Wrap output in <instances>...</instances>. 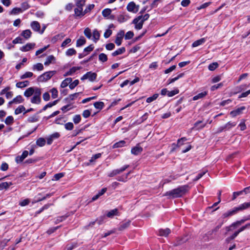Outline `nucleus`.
Listing matches in <instances>:
<instances>
[{
    "mask_svg": "<svg viewBox=\"0 0 250 250\" xmlns=\"http://www.w3.org/2000/svg\"><path fill=\"white\" fill-rule=\"evenodd\" d=\"M188 188V185L180 186L176 188L167 191L165 194V195L168 196L170 198L180 197L187 192Z\"/></svg>",
    "mask_w": 250,
    "mask_h": 250,
    "instance_id": "obj_1",
    "label": "nucleus"
},
{
    "mask_svg": "<svg viewBox=\"0 0 250 250\" xmlns=\"http://www.w3.org/2000/svg\"><path fill=\"white\" fill-rule=\"evenodd\" d=\"M250 207V202H246L243 204H241L239 206L237 207L234 208L232 209L229 210L227 212H225L223 214V216L224 218L228 217L230 216H232L236 213H237L239 211H242L243 210L246 209Z\"/></svg>",
    "mask_w": 250,
    "mask_h": 250,
    "instance_id": "obj_2",
    "label": "nucleus"
},
{
    "mask_svg": "<svg viewBox=\"0 0 250 250\" xmlns=\"http://www.w3.org/2000/svg\"><path fill=\"white\" fill-rule=\"evenodd\" d=\"M149 17L148 14H146L144 16L142 15L135 18L132 21V23L135 24V28L136 30H140L142 28L144 22L147 20Z\"/></svg>",
    "mask_w": 250,
    "mask_h": 250,
    "instance_id": "obj_3",
    "label": "nucleus"
},
{
    "mask_svg": "<svg viewBox=\"0 0 250 250\" xmlns=\"http://www.w3.org/2000/svg\"><path fill=\"white\" fill-rule=\"evenodd\" d=\"M56 71L52 70L44 72L38 77L37 80L40 82H46L56 74Z\"/></svg>",
    "mask_w": 250,
    "mask_h": 250,
    "instance_id": "obj_4",
    "label": "nucleus"
},
{
    "mask_svg": "<svg viewBox=\"0 0 250 250\" xmlns=\"http://www.w3.org/2000/svg\"><path fill=\"white\" fill-rule=\"evenodd\" d=\"M139 9V5H136L133 1L130 2L126 6L128 11L136 13Z\"/></svg>",
    "mask_w": 250,
    "mask_h": 250,
    "instance_id": "obj_5",
    "label": "nucleus"
},
{
    "mask_svg": "<svg viewBox=\"0 0 250 250\" xmlns=\"http://www.w3.org/2000/svg\"><path fill=\"white\" fill-rule=\"evenodd\" d=\"M97 78V74L94 72L91 71L87 72L82 78V80L88 79L90 81L93 82L96 80Z\"/></svg>",
    "mask_w": 250,
    "mask_h": 250,
    "instance_id": "obj_6",
    "label": "nucleus"
},
{
    "mask_svg": "<svg viewBox=\"0 0 250 250\" xmlns=\"http://www.w3.org/2000/svg\"><path fill=\"white\" fill-rule=\"evenodd\" d=\"M236 124L235 122H229L227 123L225 125L219 127L218 128V130L217 131V133H220L224 130L226 129H229L231 127L235 126Z\"/></svg>",
    "mask_w": 250,
    "mask_h": 250,
    "instance_id": "obj_7",
    "label": "nucleus"
},
{
    "mask_svg": "<svg viewBox=\"0 0 250 250\" xmlns=\"http://www.w3.org/2000/svg\"><path fill=\"white\" fill-rule=\"evenodd\" d=\"M111 12L112 10L110 8H106L103 10L102 15L105 18L113 20L114 19V16L113 15H111Z\"/></svg>",
    "mask_w": 250,
    "mask_h": 250,
    "instance_id": "obj_8",
    "label": "nucleus"
},
{
    "mask_svg": "<svg viewBox=\"0 0 250 250\" xmlns=\"http://www.w3.org/2000/svg\"><path fill=\"white\" fill-rule=\"evenodd\" d=\"M28 155V151L27 150H24L21 155L18 156L16 157L15 161L17 163H21L25 158H26Z\"/></svg>",
    "mask_w": 250,
    "mask_h": 250,
    "instance_id": "obj_9",
    "label": "nucleus"
},
{
    "mask_svg": "<svg viewBox=\"0 0 250 250\" xmlns=\"http://www.w3.org/2000/svg\"><path fill=\"white\" fill-rule=\"evenodd\" d=\"M85 15L83 8L82 7L74 9V16L76 18H81Z\"/></svg>",
    "mask_w": 250,
    "mask_h": 250,
    "instance_id": "obj_10",
    "label": "nucleus"
},
{
    "mask_svg": "<svg viewBox=\"0 0 250 250\" xmlns=\"http://www.w3.org/2000/svg\"><path fill=\"white\" fill-rule=\"evenodd\" d=\"M143 151V148L139 145L132 148L131 153L135 155H138Z\"/></svg>",
    "mask_w": 250,
    "mask_h": 250,
    "instance_id": "obj_11",
    "label": "nucleus"
},
{
    "mask_svg": "<svg viewBox=\"0 0 250 250\" xmlns=\"http://www.w3.org/2000/svg\"><path fill=\"white\" fill-rule=\"evenodd\" d=\"M23 101H24V99H23L22 96L21 95H18L16 97L14 98L12 101H10L8 103V104L11 105L13 104H20V103H22L23 102Z\"/></svg>",
    "mask_w": 250,
    "mask_h": 250,
    "instance_id": "obj_12",
    "label": "nucleus"
},
{
    "mask_svg": "<svg viewBox=\"0 0 250 250\" xmlns=\"http://www.w3.org/2000/svg\"><path fill=\"white\" fill-rule=\"evenodd\" d=\"M35 46L34 43H28L25 45L22 46L20 50L23 52H27L34 48Z\"/></svg>",
    "mask_w": 250,
    "mask_h": 250,
    "instance_id": "obj_13",
    "label": "nucleus"
},
{
    "mask_svg": "<svg viewBox=\"0 0 250 250\" xmlns=\"http://www.w3.org/2000/svg\"><path fill=\"white\" fill-rule=\"evenodd\" d=\"M30 26L32 29L35 32H38L39 33L40 30L41 29V25L40 23L37 21H33L31 22L30 24Z\"/></svg>",
    "mask_w": 250,
    "mask_h": 250,
    "instance_id": "obj_14",
    "label": "nucleus"
},
{
    "mask_svg": "<svg viewBox=\"0 0 250 250\" xmlns=\"http://www.w3.org/2000/svg\"><path fill=\"white\" fill-rule=\"evenodd\" d=\"M245 109V106H241L239 108H238L237 109L234 110L233 111H231L230 112V115L234 117H235L239 114H240L242 113V111Z\"/></svg>",
    "mask_w": 250,
    "mask_h": 250,
    "instance_id": "obj_15",
    "label": "nucleus"
},
{
    "mask_svg": "<svg viewBox=\"0 0 250 250\" xmlns=\"http://www.w3.org/2000/svg\"><path fill=\"white\" fill-rule=\"evenodd\" d=\"M81 69V67H72L69 71H67L63 74L64 77L70 76L73 75L76 71Z\"/></svg>",
    "mask_w": 250,
    "mask_h": 250,
    "instance_id": "obj_16",
    "label": "nucleus"
},
{
    "mask_svg": "<svg viewBox=\"0 0 250 250\" xmlns=\"http://www.w3.org/2000/svg\"><path fill=\"white\" fill-rule=\"evenodd\" d=\"M64 36H65V35L62 33L61 34H59L54 36L51 39V42L53 43H55L58 40H61L64 37Z\"/></svg>",
    "mask_w": 250,
    "mask_h": 250,
    "instance_id": "obj_17",
    "label": "nucleus"
},
{
    "mask_svg": "<svg viewBox=\"0 0 250 250\" xmlns=\"http://www.w3.org/2000/svg\"><path fill=\"white\" fill-rule=\"evenodd\" d=\"M170 229L168 228L165 229H160L159 230V234L160 236L167 237L170 233Z\"/></svg>",
    "mask_w": 250,
    "mask_h": 250,
    "instance_id": "obj_18",
    "label": "nucleus"
},
{
    "mask_svg": "<svg viewBox=\"0 0 250 250\" xmlns=\"http://www.w3.org/2000/svg\"><path fill=\"white\" fill-rule=\"evenodd\" d=\"M56 59L53 55H50L47 57L44 64L45 65L48 66L51 63H54Z\"/></svg>",
    "mask_w": 250,
    "mask_h": 250,
    "instance_id": "obj_19",
    "label": "nucleus"
},
{
    "mask_svg": "<svg viewBox=\"0 0 250 250\" xmlns=\"http://www.w3.org/2000/svg\"><path fill=\"white\" fill-rule=\"evenodd\" d=\"M35 89L33 87L28 88L24 92V95L26 97L31 96L34 93Z\"/></svg>",
    "mask_w": 250,
    "mask_h": 250,
    "instance_id": "obj_20",
    "label": "nucleus"
},
{
    "mask_svg": "<svg viewBox=\"0 0 250 250\" xmlns=\"http://www.w3.org/2000/svg\"><path fill=\"white\" fill-rule=\"evenodd\" d=\"M32 32L29 29L23 30L21 33V36L24 37L25 39H29L31 36Z\"/></svg>",
    "mask_w": 250,
    "mask_h": 250,
    "instance_id": "obj_21",
    "label": "nucleus"
},
{
    "mask_svg": "<svg viewBox=\"0 0 250 250\" xmlns=\"http://www.w3.org/2000/svg\"><path fill=\"white\" fill-rule=\"evenodd\" d=\"M125 47H122L121 48L118 49L114 52H113L112 53V56L115 57V56H118V55H119L124 53L125 52Z\"/></svg>",
    "mask_w": 250,
    "mask_h": 250,
    "instance_id": "obj_22",
    "label": "nucleus"
},
{
    "mask_svg": "<svg viewBox=\"0 0 250 250\" xmlns=\"http://www.w3.org/2000/svg\"><path fill=\"white\" fill-rule=\"evenodd\" d=\"M129 18V17L128 16L121 14L118 16L117 20L120 23H122L127 21Z\"/></svg>",
    "mask_w": 250,
    "mask_h": 250,
    "instance_id": "obj_23",
    "label": "nucleus"
},
{
    "mask_svg": "<svg viewBox=\"0 0 250 250\" xmlns=\"http://www.w3.org/2000/svg\"><path fill=\"white\" fill-rule=\"evenodd\" d=\"M206 41V39L204 38H201L198 40H197L195 42H194L192 44V46L193 47H197L199 45H200L202 44H203Z\"/></svg>",
    "mask_w": 250,
    "mask_h": 250,
    "instance_id": "obj_24",
    "label": "nucleus"
},
{
    "mask_svg": "<svg viewBox=\"0 0 250 250\" xmlns=\"http://www.w3.org/2000/svg\"><path fill=\"white\" fill-rule=\"evenodd\" d=\"M13 184L12 182H3L0 184V190H2L3 189H7L9 187L12 185Z\"/></svg>",
    "mask_w": 250,
    "mask_h": 250,
    "instance_id": "obj_25",
    "label": "nucleus"
},
{
    "mask_svg": "<svg viewBox=\"0 0 250 250\" xmlns=\"http://www.w3.org/2000/svg\"><path fill=\"white\" fill-rule=\"evenodd\" d=\"M100 37V34L97 29L94 30L93 32V41L95 42L99 40Z\"/></svg>",
    "mask_w": 250,
    "mask_h": 250,
    "instance_id": "obj_26",
    "label": "nucleus"
},
{
    "mask_svg": "<svg viewBox=\"0 0 250 250\" xmlns=\"http://www.w3.org/2000/svg\"><path fill=\"white\" fill-rule=\"evenodd\" d=\"M208 94V92L207 91H204V92H202L201 93H200L199 94H198L197 95L194 96L192 99L193 101H196L198 99H202L203 98H204V97H205Z\"/></svg>",
    "mask_w": 250,
    "mask_h": 250,
    "instance_id": "obj_27",
    "label": "nucleus"
},
{
    "mask_svg": "<svg viewBox=\"0 0 250 250\" xmlns=\"http://www.w3.org/2000/svg\"><path fill=\"white\" fill-rule=\"evenodd\" d=\"M72 79L71 78H67L64 80L61 84V87L62 88H64L66 87L71 82H72Z\"/></svg>",
    "mask_w": 250,
    "mask_h": 250,
    "instance_id": "obj_28",
    "label": "nucleus"
},
{
    "mask_svg": "<svg viewBox=\"0 0 250 250\" xmlns=\"http://www.w3.org/2000/svg\"><path fill=\"white\" fill-rule=\"evenodd\" d=\"M86 43V40L83 36H81L78 40L76 42V46L80 47L82 45H84Z\"/></svg>",
    "mask_w": 250,
    "mask_h": 250,
    "instance_id": "obj_29",
    "label": "nucleus"
},
{
    "mask_svg": "<svg viewBox=\"0 0 250 250\" xmlns=\"http://www.w3.org/2000/svg\"><path fill=\"white\" fill-rule=\"evenodd\" d=\"M29 84V82L28 81H25L24 82H18L16 83V86L18 88H23L28 86Z\"/></svg>",
    "mask_w": 250,
    "mask_h": 250,
    "instance_id": "obj_30",
    "label": "nucleus"
},
{
    "mask_svg": "<svg viewBox=\"0 0 250 250\" xmlns=\"http://www.w3.org/2000/svg\"><path fill=\"white\" fill-rule=\"evenodd\" d=\"M130 224V221H127L125 222H124L122 224H121L119 227V230H123L126 228H127Z\"/></svg>",
    "mask_w": 250,
    "mask_h": 250,
    "instance_id": "obj_31",
    "label": "nucleus"
},
{
    "mask_svg": "<svg viewBox=\"0 0 250 250\" xmlns=\"http://www.w3.org/2000/svg\"><path fill=\"white\" fill-rule=\"evenodd\" d=\"M46 141L43 138H40L36 141V144L40 147H42L45 145Z\"/></svg>",
    "mask_w": 250,
    "mask_h": 250,
    "instance_id": "obj_32",
    "label": "nucleus"
},
{
    "mask_svg": "<svg viewBox=\"0 0 250 250\" xmlns=\"http://www.w3.org/2000/svg\"><path fill=\"white\" fill-rule=\"evenodd\" d=\"M44 67L42 63H38L33 66V70L42 71L43 70Z\"/></svg>",
    "mask_w": 250,
    "mask_h": 250,
    "instance_id": "obj_33",
    "label": "nucleus"
},
{
    "mask_svg": "<svg viewBox=\"0 0 250 250\" xmlns=\"http://www.w3.org/2000/svg\"><path fill=\"white\" fill-rule=\"evenodd\" d=\"M125 143L126 142L124 140L120 141L113 145V148H115L123 147L125 146Z\"/></svg>",
    "mask_w": 250,
    "mask_h": 250,
    "instance_id": "obj_34",
    "label": "nucleus"
},
{
    "mask_svg": "<svg viewBox=\"0 0 250 250\" xmlns=\"http://www.w3.org/2000/svg\"><path fill=\"white\" fill-rule=\"evenodd\" d=\"M80 93V92H77L73 94H70L65 99V100L68 101H73L78 97Z\"/></svg>",
    "mask_w": 250,
    "mask_h": 250,
    "instance_id": "obj_35",
    "label": "nucleus"
},
{
    "mask_svg": "<svg viewBox=\"0 0 250 250\" xmlns=\"http://www.w3.org/2000/svg\"><path fill=\"white\" fill-rule=\"evenodd\" d=\"M99 60L102 62H104L107 61V56L104 53H101L99 55Z\"/></svg>",
    "mask_w": 250,
    "mask_h": 250,
    "instance_id": "obj_36",
    "label": "nucleus"
},
{
    "mask_svg": "<svg viewBox=\"0 0 250 250\" xmlns=\"http://www.w3.org/2000/svg\"><path fill=\"white\" fill-rule=\"evenodd\" d=\"M57 102H58V100H56V101H54V102H53L52 103H48L47 104H46L42 108V110L40 112H41L42 111H45V110H46V109L47 108L51 107L52 106H53L55 105V104H56Z\"/></svg>",
    "mask_w": 250,
    "mask_h": 250,
    "instance_id": "obj_37",
    "label": "nucleus"
},
{
    "mask_svg": "<svg viewBox=\"0 0 250 250\" xmlns=\"http://www.w3.org/2000/svg\"><path fill=\"white\" fill-rule=\"evenodd\" d=\"M94 106L96 108L101 110L104 106V103L103 102H96L94 104Z\"/></svg>",
    "mask_w": 250,
    "mask_h": 250,
    "instance_id": "obj_38",
    "label": "nucleus"
},
{
    "mask_svg": "<svg viewBox=\"0 0 250 250\" xmlns=\"http://www.w3.org/2000/svg\"><path fill=\"white\" fill-rule=\"evenodd\" d=\"M77 52L74 48H69L65 52V55L67 56H71L72 55L76 54Z\"/></svg>",
    "mask_w": 250,
    "mask_h": 250,
    "instance_id": "obj_39",
    "label": "nucleus"
},
{
    "mask_svg": "<svg viewBox=\"0 0 250 250\" xmlns=\"http://www.w3.org/2000/svg\"><path fill=\"white\" fill-rule=\"evenodd\" d=\"M79 246L77 242H74L66 246L67 250H72L73 249L78 247Z\"/></svg>",
    "mask_w": 250,
    "mask_h": 250,
    "instance_id": "obj_40",
    "label": "nucleus"
},
{
    "mask_svg": "<svg viewBox=\"0 0 250 250\" xmlns=\"http://www.w3.org/2000/svg\"><path fill=\"white\" fill-rule=\"evenodd\" d=\"M24 111H25V108L24 107V106L20 105L15 109V114L18 115Z\"/></svg>",
    "mask_w": 250,
    "mask_h": 250,
    "instance_id": "obj_41",
    "label": "nucleus"
},
{
    "mask_svg": "<svg viewBox=\"0 0 250 250\" xmlns=\"http://www.w3.org/2000/svg\"><path fill=\"white\" fill-rule=\"evenodd\" d=\"M159 96L158 94H154L152 96L149 97L147 98L146 100V102L147 103H150L154 101V100H156L157 98Z\"/></svg>",
    "mask_w": 250,
    "mask_h": 250,
    "instance_id": "obj_42",
    "label": "nucleus"
},
{
    "mask_svg": "<svg viewBox=\"0 0 250 250\" xmlns=\"http://www.w3.org/2000/svg\"><path fill=\"white\" fill-rule=\"evenodd\" d=\"M41 102V98L34 96L31 99L33 104H39Z\"/></svg>",
    "mask_w": 250,
    "mask_h": 250,
    "instance_id": "obj_43",
    "label": "nucleus"
},
{
    "mask_svg": "<svg viewBox=\"0 0 250 250\" xmlns=\"http://www.w3.org/2000/svg\"><path fill=\"white\" fill-rule=\"evenodd\" d=\"M184 73H180L177 77H174L173 78L168 79V84L172 83L174 82L175 81L178 80L180 78H182L184 76Z\"/></svg>",
    "mask_w": 250,
    "mask_h": 250,
    "instance_id": "obj_44",
    "label": "nucleus"
},
{
    "mask_svg": "<svg viewBox=\"0 0 250 250\" xmlns=\"http://www.w3.org/2000/svg\"><path fill=\"white\" fill-rule=\"evenodd\" d=\"M117 213H118L117 209H112V210H110V211H109L107 213L106 216L109 218H111L113 216H114V215H117Z\"/></svg>",
    "mask_w": 250,
    "mask_h": 250,
    "instance_id": "obj_45",
    "label": "nucleus"
},
{
    "mask_svg": "<svg viewBox=\"0 0 250 250\" xmlns=\"http://www.w3.org/2000/svg\"><path fill=\"white\" fill-rule=\"evenodd\" d=\"M5 123L7 125H10L14 122V118L12 116H9L5 120Z\"/></svg>",
    "mask_w": 250,
    "mask_h": 250,
    "instance_id": "obj_46",
    "label": "nucleus"
},
{
    "mask_svg": "<svg viewBox=\"0 0 250 250\" xmlns=\"http://www.w3.org/2000/svg\"><path fill=\"white\" fill-rule=\"evenodd\" d=\"M84 35L89 39H90L92 36L91 30L89 28H86L84 30Z\"/></svg>",
    "mask_w": 250,
    "mask_h": 250,
    "instance_id": "obj_47",
    "label": "nucleus"
},
{
    "mask_svg": "<svg viewBox=\"0 0 250 250\" xmlns=\"http://www.w3.org/2000/svg\"><path fill=\"white\" fill-rule=\"evenodd\" d=\"M218 67V64L217 62H213V63H210L208 65V68L210 71H213L216 68H217Z\"/></svg>",
    "mask_w": 250,
    "mask_h": 250,
    "instance_id": "obj_48",
    "label": "nucleus"
},
{
    "mask_svg": "<svg viewBox=\"0 0 250 250\" xmlns=\"http://www.w3.org/2000/svg\"><path fill=\"white\" fill-rule=\"evenodd\" d=\"M51 96L53 99H55L58 97V90L56 88H53L50 90Z\"/></svg>",
    "mask_w": 250,
    "mask_h": 250,
    "instance_id": "obj_49",
    "label": "nucleus"
},
{
    "mask_svg": "<svg viewBox=\"0 0 250 250\" xmlns=\"http://www.w3.org/2000/svg\"><path fill=\"white\" fill-rule=\"evenodd\" d=\"M33 75V73L32 72H26L24 74H23L22 75H21V79H26V78H30L31 77H32Z\"/></svg>",
    "mask_w": 250,
    "mask_h": 250,
    "instance_id": "obj_50",
    "label": "nucleus"
},
{
    "mask_svg": "<svg viewBox=\"0 0 250 250\" xmlns=\"http://www.w3.org/2000/svg\"><path fill=\"white\" fill-rule=\"evenodd\" d=\"M65 128L67 130H72L74 128L73 124L71 122H68L64 125Z\"/></svg>",
    "mask_w": 250,
    "mask_h": 250,
    "instance_id": "obj_51",
    "label": "nucleus"
},
{
    "mask_svg": "<svg viewBox=\"0 0 250 250\" xmlns=\"http://www.w3.org/2000/svg\"><path fill=\"white\" fill-rule=\"evenodd\" d=\"M134 36V33L132 31H129L126 32L125 35V40H129L133 38Z\"/></svg>",
    "mask_w": 250,
    "mask_h": 250,
    "instance_id": "obj_52",
    "label": "nucleus"
},
{
    "mask_svg": "<svg viewBox=\"0 0 250 250\" xmlns=\"http://www.w3.org/2000/svg\"><path fill=\"white\" fill-rule=\"evenodd\" d=\"M21 12L22 10L21 8L15 7L12 10V11L10 12V14L16 15Z\"/></svg>",
    "mask_w": 250,
    "mask_h": 250,
    "instance_id": "obj_53",
    "label": "nucleus"
},
{
    "mask_svg": "<svg viewBox=\"0 0 250 250\" xmlns=\"http://www.w3.org/2000/svg\"><path fill=\"white\" fill-rule=\"evenodd\" d=\"M79 81L78 80H75L73 82L70 83L69 87L71 89H74L76 86L78 85Z\"/></svg>",
    "mask_w": 250,
    "mask_h": 250,
    "instance_id": "obj_54",
    "label": "nucleus"
},
{
    "mask_svg": "<svg viewBox=\"0 0 250 250\" xmlns=\"http://www.w3.org/2000/svg\"><path fill=\"white\" fill-rule=\"evenodd\" d=\"M27 121L30 123H34L38 121V117L36 115H34L31 117H29Z\"/></svg>",
    "mask_w": 250,
    "mask_h": 250,
    "instance_id": "obj_55",
    "label": "nucleus"
},
{
    "mask_svg": "<svg viewBox=\"0 0 250 250\" xmlns=\"http://www.w3.org/2000/svg\"><path fill=\"white\" fill-rule=\"evenodd\" d=\"M243 193V190L234 192L233 193L232 200H234L238 196L242 195Z\"/></svg>",
    "mask_w": 250,
    "mask_h": 250,
    "instance_id": "obj_56",
    "label": "nucleus"
},
{
    "mask_svg": "<svg viewBox=\"0 0 250 250\" xmlns=\"http://www.w3.org/2000/svg\"><path fill=\"white\" fill-rule=\"evenodd\" d=\"M81 120V117L80 115H76L73 118V121L75 124H79Z\"/></svg>",
    "mask_w": 250,
    "mask_h": 250,
    "instance_id": "obj_57",
    "label": "nucleus"
},
{
    "mask_svg": "<svg viewBox=\"0 0 250 250\" xmlns=\"http://www.w3.org/2000/svg\"><path fill=\"white\" fill-rule=\"evenodd\" d=\"M94 48V45L93 44H90L88 46L85 47L83 51H84V52H86V54H88L89 52H90L91 51H92L93 50Z\"/></svg>",
    "mask_w": 250,
    "mask_h": 250,
    "instance_id": "obj_58",
    "label": "nucleus"
},
{
    "mask_svg": "<svg viewBox=\"0 0 250 250\" xmlns=\"http://www.w3.org/2000/svg\"><path fill=\"white\" fill-rule=\"evenodd\" d=\"M121 173L119 169H114L113 170H112L109 174H108V176L109 177H113L118 174H120Z\"/></svg>",
    "mask_w": 250,
    "mask_h": 250,
    "instance_id": "obj_59",
    "label": "nucleus"
},
{
    "mask_svg": "<svg viewBox=\"0 0 250 250\" xmlns=\"http://www.w3.org/2000/svg\"><path fill=\"white\" fill-rule=\"evenodd\" d=\"M85 2V0H78L76 2V6L78 7H82L83 8V6L84 5Z\"/></svg>",
    "mask_w": 250,
    "mask_h": 250,
    "instance_id": "obj_60",
    "label": "nucleus"
},
{
    "mask_svg": "<svg viewBox=\"0 0 250 250\" xmlns=\"http://www.w3.org/2000/svg\"><path fill=\"white\" fill-rule=\"evenodd\" d=\"M94 7L95 5L93 4H89L84 10V14H85L89 12L92 9H93L94 8Z\"/></svg>",
    "mask_w": 250,
    "mask_h": 250,
    "instance_id": "obj_61",
    "label": "nucleus"
},
{
    "mask_svg": "<svg viewBox=\"0 0 250 250\" xmlns=\"http://www.w3.org/2000/svg\"><path fill=\"white\" fill-rule=\"evenodd\" d=\"M186 241H187V239H186L184 238H178V239H177V240L174 245L175 246L180 245L186 242Z\"/></svg>",
    "mask_w": 250,
    "mask_h": 250,
    "instance_id": "obj_62",
    "label": "nucleus"
},
{
    "mask_svg": "<svg viewBox=\"0 0 250 250\" xmlns=\"http://www.w3.org/2000/svg\"><path fill=\"white\" fill-rule=\"evenodd\" d=\"M179 93L178 89H174L173 90L168 91L167 96L169 97H172L175 95L178 94Z\"/></svg>",
    "mask_w": 250,
    "mask_h": 250,
    "instance_id": "obj_63",
    "label": "nucleus"
},
{
    "mask_svg": "<svg viewBox=\"0 0 250 250\" xmlns=\"http://www.w3.org/2000/svg\"><path fill=\"white\" fill-rule=\"evenodd\" d=\"M35 91H34V95L35 96H37L38 97H41V89L38 88V87H34Z\"/></svg>",
    "mask_w": 250,
    "mask_h": 250,
    "instance_id": "obj_64",
    "label": "nucleus"
}]
</instances>
